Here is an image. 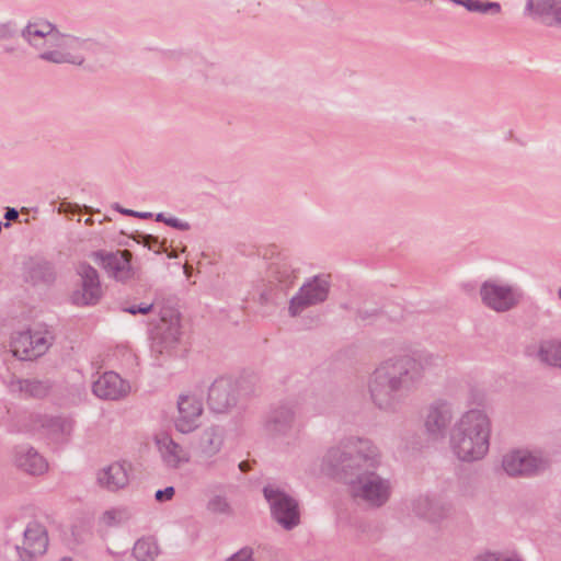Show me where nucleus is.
Wrapping results in <instances>:
<instances>
[{"mask_svg": "<svg viewBox=\"0 0 561 561\" xmlns=\"http://www.w3.org/2000/svg\"><path fill=\"white\" fill-rule=\"evenodd\" d=\"M382 465L380 448L369 438L350 436L330 447L321 459V470L347 479L351 496L371 508L385 506L391 499L390 478L376 471Z\"/></svg>", "mask_w": 561, "mask_h": 561, "instance_id": "1", "label": "nucleus"}, {"mask_svg": "<svg viewBox=\"0 0 561 561\" xmlns=\"http://www.w3.org/2000/svg\"><path fill=\"white\" fill-rule=\"evenodd\" d=\"M21 37L32 48L39 60L54 65L82 67L85 54L93 50L95 44L69 33H62L46 19L30 21L21 31Z\"/></svg>", "mask_w": 561, "mask_h": 561, "instance_id": "2", "label": "nucleus"}, {"mask_svg": "<svg viewBox=\"0 0 561 561\" xmlns=\"http://www.w3.org/2000/svg\"><path fill=\"white\" fill-rule=\"evenodd\" d=\"M416 390L409 373L396 355L381 360L369 374L367 392L375 408L386 413L399 412Z\"/></svg>", "mask_w": 561, "mask_h": 561, "instance_id": "3", "label": "nucleus"}, {"mask_svg": "<svg viewBox=\"0 0 561 561\" xmlns=\"http://www.w3.org/2000/svg\"><path fill=\"white\" fill-rule=\"evenodd\" d=\"M491 417L481 408L462 412L449 432V449L462 462L482 460L490 448Z\"/></svg>", "mask_w": 561, "mask_h": 561, "instance_id": "4", "label": "nucleus"}, {"mask_svg": "<svg viewBox=\"0 0 561 561\" xmlns=\"http://www.w3.org/2000/svg\"><path fill=\"white\" fill-rule=\"evenodd\" d=\"M483 306L496 313H505L515 309L523 299L522 290L501 278H488L479 288Z\"/></svg>", "mask_w": 561, "mask_h": 561, "instance_id": "5", "label": "nucleus"}, {"mask_svg": "<svg viewBox=\"0 0 561 561\" xmlns=\"http://www.w3.org/2000/svg\"><path fill=\"white\" fill-rule=\"evenodd\" d=\"M250 392L251 389L244 387L243 379L220 376L208 388L207 403L211 411L226 413L237 405L241 396Z\"/></svg>", "mask_w": 561, "mask_h": 561, "instance_id": "6", "label": "nucleus"}, {"mask_svg": "<svg viewBox=\"0 0 561 561\" xmlns=\"http://www.w3.org/2000/svg\"><path fill=\"white\" fill-rule=\"evenodd\" d=\"M226 442V431L220 425L205 427L193 443L195 462L208 470L217 468Z\"/></svg>", "mask_w": 561, "mask_h": 561, "instance_id": "7", "label": "nucleus"}, {"mask_svg": "<svg viewBox=\"0 0 561 561\" xmlns=\"http://www.w3.org/2000/svg\"><path fill=\"white\" fill-rule=\"evenodd\" d=\"M270 504L273 518L286 530L300 524V511L296 499L277 485L268 484L263 489Z\"/></svg>", "mask_w": 561, "mask_h": 561, "instance_id": "8", "label": "nucleus"}, {"mask_svg": "<svg viewBox=\"0 0 561 561\" xmlns=\"http://www.w3.org/2000/svg\"><path fill=\"white\" fill-rule=\"evenodd\" d=\"M330 287L328 275H316L305 282L289 300V316L297 317L306 309L323 304L328 299Z\"/></svg>", "mask_w": 561, "mask_h": 561, "instance_id": "9", "label": "nucleus"}, {"mask_svg": "<svg viewBox=\"0 0 561 561\" xmlns=\"http://www.w3.org/2000/svg\"><path fill=\"white\" fill-rule=\"evenodd\" d=\"M548 466V459L540 453L526 449L511 450L502 459V468L511 477H531L545 471Z\"/></svg>", "mask_w": 561, "mask_h": 561, "instance_id": "10", "label": "nucleus"}, {"mask_svg": "<svg viewBox=\"0 0 561 561\" xmlns=\"http://www.w3.org/2000/svg\"><path fill=\"white\" fill-rule=\"evenodd\" d=\"M51 335L46 330H26L11 337V351L22 360H31L44 355L51 344Z\"/></svg>", "mask_w": 561, "mask_h": 561, "instance_id": "11", "label": "nucleus"}, {"mask_svg": "<svg viewBox=\"0 0 561 561\" xmlns=\"http://www.w3.org/2000/svg\"><path fill=\"white\" fill-rule=\"evenodd\" d=\"M76 272L79 280L70 297L72 304L79 307L96 305L103 295L98 271L87 263H79Z\"/></svg>", "mask_w": 561, "mask_h": 561, "instance_id": "12", "label": "nucleus"}, {"mask_svg": "<svg viewBox=\"0 0 561 561\" xmlns=\"http://www.w3.org/2000/svg\"><path fill=\"white\" fill-rule=\"evenodd\" d=\"M48 543V531L45 525L38 520L28 522L21 541L15 546L19 560L36 561L46 553Z\"/></svg>", "mask_w": 561, "mask_h": 561, "instance_id": "13", "label": "nucleus"}, {"mask_svg": "<svg viewBox=\"0 0 561 561\" xmlns=\"http://www.w3.org/2000/svg\"><path fill=\"white\" fill-rule=\"evenodd\" d=\"M454 408L446 399H437L431 402L425 410L424 431L433 440H442L446 437L454 420Z\"/></svg>", "mask_w": 561, "mask_h": 561, "instance_id": "14", "label": "nucleus"}, {"mask_svg": "<svg viewBox=\"0 0 561 561\" xmlns=\"http://www.w3.org/2000/svg\"><path fill=\"white\" fill-rule=\"evenodd\" d=\"M298 411V402L286 400L273 407L264 421L265 432L273 437H285L294 430Z\"/></svg>", "mask_w": 561, "mask_h": 561, "instance_id": "15", "label": "nucleus"}, {"mask_svg": "<svg viewBox=\"0 0 561 561\" xmlns=\"http://www.w3.org/2000/svg\"><path fill=\"white\" fill-rule=\"evenodd\" d=\"M176 410L174 427L178 432L186 435L199 427L204 407L198 396L188 392L181 393L176 400Z\"/></svg>", "mask_w": 561, "mask_h": 561, "instance_id": "16", "label": "nucleus"}, {"mask_svg": "<svg viewBox=\"0 0 561 561\" xmlns=\"http://www.w3.org/2000/svg\"><path fill=\"white\" fill-rule=\"evenodd\" d=\"M180 334V316L173 310H164L151 330L152 346L162 354L178 343Z\"/></svg>", "mask_w": 561, "mask_h": 561, "instance_id": "17", "label": "nucleus"}, {"mask_svg": "<svg viewBox=\"0 0 561 561\" xmlns=\"http://www.w3.org/2000/svg\"><path fill=\"white\" fill-rule=\"evenodd\" d=\"M32 428L41 433L54 444H65L73 431V420L68 416L35 414L31 417Z\"/></svg>", "mask_w": 561, "mask_h": 561, "instance_id": "18", "label": "nucleus"}, {"mask_svg": "<svg viewBox=\"0 0 561 561\" xmlns=\"http://www.w3.org/2000/svg\"><path fill=\"white\" fill-rule=\"evenodd\" d=\"M92 392L99 399L123 400L131 392L130 383L114 371H105L92 385Z\"/></svg>", "mask_w": 561, "mask_h": 561, "instance_id": "19", "label": "nucleus"}, {"mask_svg": "<svg viewBox=\"0 0 561 561\" xmlns=\"http://www.w3.org/2000/svg\"><path fill=\"white\" fill-rule=\"evenodd\" d=\"M404 370L409 373L415 388L422 382L427 369L435 368L440 363V357L430 352L396 355Z\"/></svg>", "mask_w": 561, "mask_h": 561, "instance_id": "20", "label": "nucleus"}, {"mask_svg": "<svg viewBox=\"0 0 561 561\" xmlns=\"http://www.w3.org/2000/svg\"><path fill=\"white\" fill-rule=\"evenodd\" d=\"M13 462L19 470L33 477L43 476L49 469L46 458L30 445L14 448Z\"/></svg>", "mask_w": 561, "mask_h": 561, "instance_id": "21", "label": "nucleus"}, {"mask_svg": "<svg viewBox=\"0 0 561 561\" xmlns=\"http://www.w3.org/2000/svg\"><path fill=\"white\" fill-rule=\"evenodd\" d=\"M156 444L163 463L171 469H179L191 461V453L171 436L162 434L156 437Z\"/></svg>", "mask_w": 561, "mask_h": 561, "instance_id": "22", "label": "nucleus"}, {"mask_svg": "<svg viewBox=\"0 0 561 561\" xmlns=\"http://www.w3.org/2000/svg\"><path fill=\"white\" fill-rule=\"evenodd\" d=\"M525 14L547 25L561 26V0H526Z\"/></svg>", "mask_w": 561, "mask_h": 561, "instance_id": "23", "label": "nucleus"}, {"mask_svg": "<svg viewBox=\"0 0 561 561\" xmlns=\"http://www.w3.org/2000/svg\"><path fill=\"white\" fill-rule=\"evenodd\" d=\"M100 257L104 268L116 280L126 282L134 276L130 265L131 253L128 250L116 251L114 253H95Z\"/></svg>", "mask_w": 561, "mask_h": 561, "instance_id": "24", "label": "nucleus"}, {"mask_svg": "<svg viewBox=\"0 0 561 561\" xmlns=\"http://www.w3.org/2000/svg\"><path fill=\"white\" fill-rule=\"evenodd\" d=\"M129 469L130 468L126 462H112L98 471L96 481L103 489L117 491L128 484Z\"/></svg>", "mask_w": 561, "mask_h": 561, "instance_id": "25", "label": "nucleus"}, {"mask_svg": "<svg viewBox=\"0 0 561 561\" xmlns=\"http://www.w3.org/2000/svg\"><path fill=\"white\" fill-rule=\"evenodd\" d=\"M10 391L13 393H20L30 398H44L46 397L51 388L53 383L49 379L39 378H13L9 382Z\"/></svg>", "mask_w": 561, "mask_h": 561, "instance_id": "26", "label": "nucleus"}, {"mask_svg": "<svg viewBox=\"0 0 561 561\" xmlns=\"http://www.w3.org/2000/svg\"><path fill=\"white\" fill-rule=\"evenodd\" d=\"M55 277L53 265L46 261L31 259L24 264V279L33 285H50Z\"/></svg>", "mask_w": 561, "mask_h": 561, "instance_id": "27", "label": "nucleus"}, {"mask_svg": "<svg viewBox=\"0 0 561 561\" xmlns=\"http://www.w3.org/2000/svg\"><path fill=\"white\" fill-rule=\"evenodd\" d=\"M412 512L427 520H437L445 515V506L428 494H420L411 502Z\"/></svg>", "mask_w": 561, "mask_h": 561, "instance_id": "28", "label": "nucleus"}, {"mask_svg": "<svg viewBox=\"0 0 561 561\" xmlns=\"http://www.w3.org/2000/svg\"><path fill=\"white\" fill-rule=\"evenodd\" d=\"M535 356L545 365L561 368V336L541 340Z\"/></svg>", "mask_w": 561, "mask_h": 561, "instance_id": "29", "label": "nucleus"}, {"mask_svg": "<svg viewBox=\"0 0 561 561\" xmlns=\"http://www.w3.org/2000/svg\"><path fill=\"white\" fill-rule=\"evenodd\" d=\"M159 554V547L151 538L138 539L133 547V556L138 561H153Z\"/></svg>", "mask_w": 561, "mask_h": 561, "instance_id": "30", "label": "nucleus"}, {"mask_svg": "<svg viewBox=\"0 0 561 561\" xmlns=\"http://www.w3.org/2000/svg\"><path fill=\"white\" fill-rule=\"evenodd\" d=\"M460 5L465 7L470 12L499 14L501 5L497 2L480 1V0H461Z\"/></svg>", "mask_w": 561, "mask_h": 561, "instance_id": "31", "label": "nucleus"}, {"mask_svg": "<svg viewBox=\"0 0 561 561\" xmlns=\"http://www.w3.org/2000/svg\"><path fill=\"white\" fill-rule=\"evenodd\" d=\"M273 277L284 286H290L295 278V270L287 263H277L272 266Z\"/></svg>", "mask_w": 561, "mask_h": 561, "instance_id": "32", "label": "nucleus"}, {"mask_svg": "<svg viewBox=\"0 0 561 561\" xmlns=\"http://www.w3.org/2000/svg\"><path fill=\"white\" fill-rule=\"evenodd\" d=\"M206 508L209 513L214 515L230 516L233 513L228 500L221 495H215L211 499H209Z\"/></svg>", "mask_w": 561, "mask_h": 561, "instance_id": "33", "label": "nucleus"}, {"mask_svg": "<svg viewBox=\"0 0 561 561\" xmlns=\"http://www.w3.org/2000/svg\"><path fill=\"white\" fill-rule=\"evenodd\" d=\"M129 517H130V514L127 510L112 508V510L104 512V514L102 515V522L106 526H114V525L125 523L126 520L129 519Z\"/></svg>", "mask_w": 561, "mask_h": 561, "instance_id": "34", "label": "nucleus"}, {"mask_svg": "<svg viewBox=\"0 0 561 561\" xmlns=\"http://www.w3.org/2000/svg\"><path fill=\"white\" fill-rule=\"evenodd\" d=\"M486 400L484 389L479 386H470L467 391V402L471 405H483Z\"/></svg>", "mask_w": 561, "mask_h": 561, "instance_id": "35", "label": "nucleus"}, {"mask_svg": "<svg viewBox=\"0 0 561 561\" xmlns=\"http://www.w3.org/2000/svg\"><path fill=\"white\" fill-rule=\"evenodd\" d=\"M14 38L15 37H13L12 39H7L4 41L5 43L2 44L1 51L3 55L10 57H18L22 54V47L20 43L18 41H13Z\"/></svg>", "mask_w": 561, "mask_h": 561, "instance_id": "36", "label": "nucleus"}, {"mask_svg": "<svg viewBox=\"0 0 561 561\" xmlns=\"http://www.w3.org/2000/svg\"><path fill=\"white\" fill-rule=\"evenodd\" d=\"M16 35L18 30L13 22H0V41L12 39Z\"/></svg>", "mask_w": 561, "mask_h": 561, "instance_id": "37", "label": "nucleus"}, {"mask_svg": "<svg viewBox=\"0 0 561 561\" xmlns=\"http://www.w3.org/2000/svg\"><path fill=\"white\" fill-rule=\"evenodd\" d=\"M254 551L251 547H243L225 561H254Z\"/></svg>", "mask_w": 561, "mask_h": 561, "instance_id": "38", "label": "nucleus"}, {"mask_svg": "<svg viewBox=\"0 0 561 561\" xmlns=\"http://www.w3.org/2000/svg\"><path fill=\"white\" fill-rule=\"evenodd\" d=\"M175 490L173 486H167L163 490H158L154 494V499L158 502L170 501L174 496Z\"/></svg>", "mask_w": 561, "mask_h": 561, "instance_id": "39", "label": "nucleus"}, {"mask_svg": "<svg viewBox=\"0 0 561 561\" xmlns=\"http://www.w3.org/2000/svg\"><path fill=\"white\" fill-rule=\"evenodd\" d=\"M165 225L182 231H187L191 228L187 221H182L173 217H169L168 220H165Z\"/></svg>", "mask_w": 561, "mask_h": 561, "instance_id": "40", "label": "nucleus"}, {"mask_svg": "<svg viewBox=\"0 0 561 561\" xmlns=\"http://www.w3.org/2000/svg\"><path fill=\"white\" fill-rule=\"evenodd\" d=\"M116 209L121 213V214H124V215H127V216H133V217H137V218H144V219H147V218H150L152 216L151 213H139V211H135V210H131V209H125V208H122L119 206L116 207Z\"/></svg>", "mask_w": 561, "mask_h": 561, "instance_id": "41", "label": "nucleus"}, {"mask_svg": "<svg viewBox=\"0 0 561 561\" xmlns=\"http://www.w3.org/2000/svg\"><path fill=\"white\" fill-rule=\"evenodd\" d=\"M503 554L488 552L476 558V561H502Z\"/></svg>", "mask_w": 561, "mask_h": 561, "instance_id": "42", "label": "nucleus"}, {"mask_svg": "<svg viewBox=\"0 0 561 561\" xmlns=\"http://www.w3.org/2000/svg\"><path fill=\"white\" fill-rule=\"evenodd\" d=\"M152 309H153L152 302L151 304L141 302V304L137 305V311H139V313H142V314L149 313Z\"/></svg>", "mask_w": 561, "mask_h": 561, "instance_id": "43", "label": "nucleus"}, {"mask_svg": "<svg viewBox=\"0 0 561 561\" xmlns=\"http://www.w3.org/2000/svg\"><path fill=\"white\" fill-rule=\"evenodd\" d=\"M19 217V213L15 208H8L4 215L7 220H14Z\"/></svg>", "mask_w": 561, "mask_h": 561, "instance_id": "44", "label": "nucleus"}, {"mask_svg": "<svg viewBox=\"0 0 561 561\" xmlns=\"http://www.w3.org/2000/svg\"><path fill=\"white\" fill-rule=\"evenodd\" d=\"M502 561H523V560L519 557H517L516 554H511V556L503 554Z\"/></svg>", "mask_w": 561, "mask_h": 561, "instance_id": "45", "label": "nucleus"}, {"mask_svg": "<svg viewBox=\"0 0 561 561\" xmlns=\"http://www.w3.org/2000/svg\"><path fill=\"white\" fill-rule=\"evenodd\" d=\"M125 312H128L130 314H136V313H139V311H137V305H131L129 307H125L123 309Z\"/></svg>", "mask_w": 561, "mask_h": 561, "instance_id": "46", "label": "nucleus"}, {"mask_svg": "<svg viewBox=\"0 0 561 561\" xmlns=\"http://www.w3.org/2000/svg\"><path fill=\"white\" fill-rule=\"evenodd\" d=\"M239 468L241 471L247 472L248 470H250V465L245 461H242L239 463Z\"/></svg>", "mask_w": 561, "mask_h": 561, "instance_id": "47", "label": "nucleus"}, {"mask_svg": "<svg viewBox=\"0 0 561 561\" xmlns=\"http://www.w3.org/2000/svg\"><path fill=\"white\" fill-rule=\"evenodd\" d=\"M146 239H147V244H148L149 248H151V243L150 242H153L154 244L158 243V239L152 237V236H147Z\"/></svg>", "mask_w": 561, "mask_h": 561, "instance_id": "48", "label": "nucleus"}, {"mask_svg": "<svg viewBox=\"0 0 561 561\" xmlns=\"http://www.w3.org/2000/svg\"><path fill=\"white\" fill-rule=\"evenodd\" d=\"M169 217H165L164 214L160 213L156 216L157 221H161L165 224V220H168Z\"/></svg>", "mask_w": 561, "mask_h": 561, "instance_id": "49", "label": "nucleus"}, {"mask_svg": "<svg viewBox=\"0 0 561 561\" xmlns=\"http://www.w3.org/2000/svg\"><path fill=\"white\" fill-rule=\"evenodd\" d=\"M191 270H192V267H191L190 265H187V264H185V265H184V272H185V274H186L187 276H190V274H191Z\"/></svg>", "mask_w": 561, "mask_h": 561, "instance_id": "50", "label": "nucleus"}, {"mask_svg": "<svg viewBox=\"0 0 561 561\" xmlns=\"http://www.w3.org/2000/svg\"><path fill=\"white\" fill-rule=\"evenodd\" d=\"M107 552L111 554V556H121L119 552H115V550H112L110 548H107Z\"/></svg>", "mask_w": 561, "mask_h": 561, "instance_id": "51", "label": "nucleus"}, {"mask_svg": "<svg viewBox=\"0 0 561 561\" xmlns=\"http://www.w3.org/2000/svg\"><path fill=\"white\" fill-rule=\"evenodd\" d=\"M558 297L561 299V287L558 289Z\"/></svg>", "mask_w": 561, "mask_h": 561, "instance_id": "52", "label": "nucleus"}, {"mask_svg": "<svg viewBox=\"0 0 561 561\" xmlns=\"http://www.w3.org/2000/svg\"><path fill=\"white\" fill-rule=\"evenodd\" d=\"M60 561H72L71 559H68V558H64L62 560Z\"/></svg>", "mask_w": 561, "mask_h": 561, "instance_id": "53", "label": "nucleus"}, {"mask_svg": "<svg viewBox=\"0 0 561 561\" xmlns=\"http://www.w3.org/2000/svg\"><path fill=\"white\" fill-rule=\"evenodd\" d=\"M170 257H176V254L175 253H172L169 255Z\"/></svg>", "mask_w": 561, "mask_h": 561, "instance_id": "54", "label": "nucleus"}]
</instances>
